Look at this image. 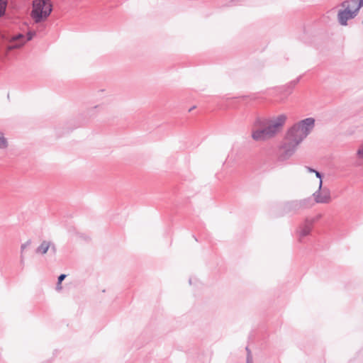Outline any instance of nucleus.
I'll return each mask as SVG.
<instances>
[{
  "label": "nucleus",
  "instance_id": "f257e3e1",
  "mask_svg": "<svg viewBox=\"0 0 363 363\" xmlns=\"http://www.w3.org/2000/svg\"><path fill=\"white\" fill-rule=\"evenodd\" d=\"M286 121V116L281 114L276 118H257L254 122L251 137L256 142H264L275 137Z\"/></svg>",
  "mask_w": 363,
  "mask_h": 363
},
{
  "label": "nucleus",
  "instance_id": "f03ea898",
  "mask_svg": "<svg viewBox=\"0 0 363 363\" xmlns=\"http://www.w3.org/2000/svg\"><path fill=\"white\" fill-rule=\"evenodd\" d=\"M315 120L307 118L294 124L287 133L286 140L294 145H299L314 127Z\"/></svg>",
  "mask_w": 363,
  "mask_h": 363
},
{
  "label": "nucleus",
  "instance_id": "7ed1b4c3",
  "mask_svg": "<svg viewBox=\"0 0 363 363\" xmlns=\"http://www.w3.org/2000/svg\"><path fill=\"white\" fill-rule=\"evenodd\" d=\"M52 11L50 0H34L30 16L36 23L45 21Z\"/></svg>",
  "mask_w": 363,
  "mask_h": 363
},
{
  "label": "nucleus",
  "instance_id": "20e7f679",
  "mask_svg": "<svg viewBox=\"0 0 363 363\" xmlns=\"http://www.w3.org/2000/svg\"><path fill=\"white\" fill-rule=\"evenodd\" d=\"M350 2L342 1L340 6L343 8L338 11L337 21L341 26H347V21L354 18L359 9L363 6V0L359 1V4L354 10H350Z\"/></svg>",
  "mask_w": 363,
  "mask_h": 363
},
{
  "label": "nucleus",
  "instance_id": "39448f33",
  "mask_svg": "<svg viewBox=\"0 0 363 363\" xmlns=\"http://www.w3.org/2000/svg\"><path fill=\"white\" fill-rule=\"evenodd\" d=\"M314 205V202L311 197L301 200H294L287 201L283 205V211L286 213H297L300 211L311 208Z\"/></svg>",
  "mask_w": 363,
  "mask_h": 363
},
{
  "label": "nucleus",
  "instance_id": "423d86ee",
  "mask_svg": "<svg viewBox=\"0 0 363 363\" xmlns=\"http://www.w3.org/2000/svg\"><path fill=\"white\" fill-rule=\"evenodd\" d=\"M35 35V31H29L27 33L26 39H25V36L21 33L13 35L9 40V45L7 46V50L11 51L12 50L21 48L26 43V42L32 40Z\"/></svg>",
  "mask_w": 363,
  "mask_h": 363
},
{
  "label": "nucleus",
  "instance_id": "0eeeda50",
  "mask_svg": "<svg viewBox=\"0 0 363 363\" xmlns=\"http://www.w3.org/2000/svg\"><path fill=\"white\" fill-rule=\"evenodd\" d=\"M315 203H328L331 201L330 191L327 187L323 186V179L319 181V186L317 191L313 194Z\"/></svg>",
  "mask_w": 363,
  "mask_h": 363
},
{
  "label": "nucleus",
  "instance_id": "6e6552de",
  "mask_svg": "<svg viewBox=\"0 0 363 363\" xmlns=\"http://www.w3.org/2000/svg\"><path fill=\"white\" fill-rule=\"evenodd\" d=\"M298 145H294L293 143L287 140V142L282 146V152L279 157L280 161H284L291 157L295 152Z\"/></svg>",
  "mask_w": 363,
  "mask_h": 363
},
{
  "label": "nucleus",
  "instance_id": "1a4fd4ad",
  "mask_svg": "<svg viewBox=\"0 0 363 363\" xmlns=\"http://www.w3.org/2000/svg\"><path fill=\"white\" fill-rule=\"evenodd\" d=\"M312 228L313 225L305 219L304 222L298 226L296 230L299 242H302L303 238L308 236L311 233Z\"/></svg>",
  "mask_w": 363,
  "mask_h": 363
},
{
  "label": "nucleus",
  "instance_id": "9d476101",
  "mask_svg": "<svg viewBox=\"0 0 363 363\" xmlns=\"http://www.w3.org/2000/svg\"><path fill=\"white\" fill-rule=\"evenodd\" d=\"M50 248V250L53 252V254H55L56 252V247L55 245L52 243L51 242L44 240L42 242V243L38 246L35 250L36 253L40 254V255H45L47 253L48 250Z\"/></svg>",
  "mask_w": 363,
  "mask_h": 363
},
{
  "label": "nucleus",
  "instance_id": "9b49d317",
  "mask_svg": "<svg viewBox=\"0 0 363 363\" xmlns=\"http://www.w3.org/2000/svg\"><path fill=\"white\" fill-rule=\"evenodd\" d=\"M7 4V0H0V18L5 15Z\"/></svg>",
  "mask_w": 363,
  "mask_h": 363
},
{
  "label": "nucleus",
  "instance_id": "f8f14e48",
  "mask_svg": "<svg viewBox=\"0 0 363 363\" xmlns=\"http://www.w3.org/2000/svg\"><path fill=\"white\" fill-rule=\"evenodd\" d=\"M306 169L310 173H315L316 177L319 179V181L320 179H322L323 176H322V174L320 172H318V171H317V170H315V169H313V168H311L310 167H306Z\"/></svg>",
  "mask_w": 363,
  "mask_h": 363
},
{
  "label": "nucleus",
  "instance_id": "ddd939ff",
  "mask_svg": "<svg viewBox=\"0 0 363 363\" xmlns=\"http://www.w3.org/2000/svg\"><path fill=\"white\" fill-rule=\"evenodd\" d=\"M360 0H346L345 1L350 2V10H354L359 4Z\"/></svg>",
  "mask_w": 363,
  "mask_h": 363
},
{
  "label": "nucleus",
  "instance_id": "4468645a",
  "mask_svg": "<svg viewBox=\"0 0 363 363\" xmlns=\"http://www.w3.org/2000/svg\"><path fill=\"white\" fill-rule=\"evenodd\" d=\"M7 146V142L3 134L0 132V148H5Z\"/></svg>",
  "mask_w": 363,
  "mask_h": 363
},
{
  "label": "nucleus",
  "instance_id": "2eb2a0df",
  "mask_svg": "<svg viewBox=\"0 0 363 363\" xmlns=\"http://www.w3.org/2000/svg\"><path fill=\"white\" fill-rule=\"evenodd\" d=\"M321 214H318L316 216L313 218H307L306 220L310 223L312 225H313L314 223H315L317 220H318L321 218Z\"/></svg>",
  "mask_w": 363,
  "mask_h": 363
},
{
  "label": "nucleus",
  "instance_id": "dca6fc26",
  "mask_svg": "<svg viewBox=\"0 0 363 363\" xmlns=\"http://www.w3.org/2000/svg\"><path fill=\"white\" fill-rule=\"evenodd\" d=\"M246 351L247 352L246 363H253V358H252L251 351L250 350V349L247 347H246Z\"/></svg>",
  "mask_w": 363,
  "mask_h": 363
},
{
  "label": "nucleus",
  "instance_id": "f3484780",
  "mask_svg": "<svg viewBox=\"0 0 363 363\" xmlns=\"http://www.w3.org/2000/svg\"><path fill=\"white\" fill-rule=\"evenodd\" d=\"M65 277H66V275L64 274H62L58 277V279H57L58 285L61 284L62 281L65 279Z\"/></svg>",
  "mask_w": 363,
  "mask_h": 363
},
{
  "label": "nucleus",
  "instance_id": "a211bd4d",
  "mask_svg": "<svg viewBox=\"0 0 363 363\" xmlns=\"http://www.w3.org/2000/svg\"><path fill=\"white\" fill-rule=\"evenodd\" d=\"M357 155L359 157H363V144L361 145L357 151Z\"/></svg>",
  "mask_w": 363,
  "mask_h": 363
},
{
  "label": "nucleus",
  "instance_id": "6ab92c4d",
  "mask_svg": "<svg viewBox=\"0 0 363 363\" xmlns=\"http://www.w3.org/2000/svg\"><path fill=\"white\" fill-rule=\"evenodd\" d=\"M30 244V240H28L26 243L23 244L21 247V252H23Z\"/></svg>",
  "mask_w": 363,
  "mask_h": 363
},
{
  "label": "nucleus",
  "instance_id": "aec40b11",
  "mask_svg": "<svg viewBox=\"0 0 363 363\" xmlns=\"http://www.w3.org/2000/svg\"><path fill=\"white\" fill-rule=\"evenodd\" d=\"M301 77H298L296 79L290 82L289 85L292 87L294 86L300 80Z\"/></svg>",
  "mask_w": 363,
  "mask_h": 363
},
{
  "label": "nucleus",
  "instance_id": "412c9836",
  "mask_svg": "<svg viewBox=\"0 0 363 363\" xmlns=\"http://www.w3.org/2000/svg\"><path fill=\"white\" fill-rule=\"evenodd\" d=\"M56 289H57V290H60L62 289L61 284L58 285V283H57Z\"/></svg>",
  "mask_w": 363,
  "mask_h": 363
},
{
  "label": "nucleus",
  "instance_id": "4be33fe9",
  "mask_svg": "<svg viewBox=\"0 0 363 363\" xmlns=\"http://www.w3.org/2000/svg\"><path fill=\"white\" fill-rule=\"evenodd\" d=\"M194 108H195V106H193V107H191V108L189 110V111L190 112V111H191L192 110H194Z\"/></svg>",
  "mask_w": 363,
  "mask_h": 363
},
{
  "label": "nucleus",
  "instance_id": "5701e85b",
  "mask_svg": "<svg viewBox=\"0 0 363 363\" xmlns=\"http://www.w3.org/2000/svg\"><path fill=\"white\" fill-rule=\"evenodd\" d=\"M189 284H191V279H189Z\"/></svg>",
  "mask_w": 363,
  "mask_h": 363
}]
</instances>
